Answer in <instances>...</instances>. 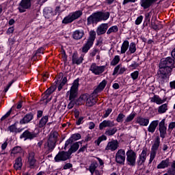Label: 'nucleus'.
Here are the masks:
<instances>
[{"label": "nucleus", "instance_id": "69168bd1", "mask_svg": "<svg viewBox=\"0 0 175 175\" xmlns=\"http://www.w3.org/2000/svg\"><path fill=\"white\" fill-rule=\"evenodd\" d=\"M13 32H14V27H9L8 29V30L6 31L7 35H10V34L13 33Z\"/></svg>", "mask_w": 175, "mask_h": 175}, {"label": "nucleus", "instance_id": "052dcab7", "mask_svg": "<svg viewBox=\"0 0 175 175\" xmlns=\"http://www.w3.org/2000/svg\"><path fill=\"white\" fill-rule=\"evenodd\" d=\"M165 119H163L159 123V129H162V128H167L166 125L165 124Z\"/></svg>", "mask_w": 175, "mask_h": 175}, {"label": "nucleus", "instance_id": "774afa93", "mask_svg": "<svg viewBox=\"0 0 175 175\" xmlns=\"http://www.w3.org/2000/svg\"><path fill=\"white\" fill-rule=\"evenodd\" d=\"M171 55H172V57L171 59H172V63H173V65H174V59H175V48L174 49H172V51H171Z\"/></svg>", "mask_w": 175, "mask_h": 175}, {"label": "nucleus", "instance_id": "7ed1b4c3", "mask_svg": "<svg viewBox=\"0 0 175 175\" xmlns=\"http://www.w3.org/2000/svg\"><path fill=\"white\" fill-rule=\"evenodd\" d=\"M79 81L80 78H77L74 80L70 90L66 93L67 96L69 95L68 100H70V103L68 105V107L69 109H73V107H75V105L80 106V103L83 101L80 97L77 98V95H79V87L80 85V83H79Z\"/></svg>", "mask_w": 175, "mask_h": 175}, {"label": "nucleus", "instance_id": "8fccbe9b", "mask_svg": "<svg viewBox=\"0 0 175 175\" xmlns=\"http://www.w3.org/2000/svg\"><path fill=\"white\" fill-rule=\"evenodd\" d=\"M131 77L133 81L137 80V79H139V71L135 70V71L131 72Z\"/></svg>", "mask_w": 175, "mask_h": 175}, {"label": "nucleus", "instance_id": "e2e57ef3", "mask_svg": "<svg viewBox=\"0 0 175 175\" xmlns=\"http://www.w3.org/2000/svg\"><path fill=\"white\" fill-rule=\"evenodd\" d=\"M139 63L136 62H133V64H131L129 66V68H132V69H136L137 68H139Z\"/></svg>", "mask_w": 175, "mask_h": 175}, {"label": "nucleus", "instance_id": "49530a36", "mask_svg": "<svg viewBox=\"0 0 175 175\" xmlns=\"http://www.w3.org/2000/svg\"><path fill=\"white\" fill-rule=\"evenodd\" d=\"M86 103H88V105H89L90 107H92V106H94V105H95V100L94 99V97H88L86 100Z\"/></svg>", "mask_w": 175, "mask_h": 175}, {"label": "nucleus", "instance_id": "a211bd4d", "mask_svg": "<svg viewBox=\"0 0 175 175\" xmlns=\"http://www.w3.org/2000/svg\"><path fill=\"white\" fill-rule=\"evenodd\" d=\"M118 148V141L117 139H112L111 142H108L105 150L116 151Z\"/></svg>", "mask_w": 175, "mask_h": 175}, {"label": "nucleus", "instance_id": "ddd939ff", "mask_svg": "<svg viewBox=\"0 0 175 175\" xmlns=\"http://www.w3.org/2000/svg\"><path fill=\"white\" fill-rule=\"evenodd\" d=\"M38 136L35 132H30L25 130L20 136V139H25V140H33Z\"/></svg>", "mask_w": 175, "mask_h": 175}, {"label": "nucleus", "instance_id": "ea45409f", "mask_svg": "<svg viewBox=\"0 0 175 175\" xmlns=\"http://www.w3.org/2000/svg\"><path fill=\"white\" fill-rule=\"evenodd\" d=\"M116 32H118V26L114 25L111 27L107 31V35H110V33H116Z\"/></svg>", "mask_w": 175, "mask_h": 175}, {"label": "nucleus", "instance_id": "2f4dec72", "mask_svg": "<svg viewBox=\"0 0 175 175\" xmlns=\"http://www.w3.org/2000/svg\"><path fill=\"white\" fill-rule=\"evenodd\" d=\"M152 103H157V105H162V99L158 95H154L150 98Z\"/></svg>", "mask_w": 175, "mask_h": 175}, {"label": "nucleus", "instance_id": "c85d7f7f", "mask_svg": "<svg viewBox=\"0 0 175 175\" xmlns=\"http://www.w3.org/2000/svg\"><path fill=\"white\" fill-rule=\"evenodd\" d=\"M151 14H152V11H150L145 14V18L144 21V27H148V24L151 22Z\"/></svg>", "mask_w": 175, "mask_h": 175}, {"label": "nucleus", "instance_id": "412c9836", "mask_svg": "<svg viewBox=\"0 0 175 175\" xmlns=\"http://www.w3.org/2000/svg\"><path fill=\"white\" fill-rule=\"evenodd\" d=\"M171 164L172 162H170V159L166 158L165 160H162L157 167V169H166L169 167Z\"/></svg>", "mask_w": 175, "mask_h": 175}, {"label": "nucleus", "instance_id": "13d9d810", "mask_svg": "<svg viewBox=\"0 0 175 175\" xmlns=\"http://www.w3.org/2000/svg\"><path fill=\"white\" fill-rule=\"evenodd\" d=\"M121 68V64H118L116 67H115L113 72V76H116L120 72V68Z\"/></svg>", "mask_w": 175, "mask_h": 175}, {"label": "nucleus", "instance_id": "f257e3e1", "mask_svg": "<svg viewBox=\"0 0 175 175\" xmlns=\"http://www.w3.org/2000/svg\"><path fill=\"white\" fill-rule=\"evenodd\" d=\"M148 151V148H144L142 153L139 155L137 159V154L132 149H129L126 152V164L129 166L135 167L136 165L137 166H142L146 162V159H147V152ZM137 159V161L136 159Z\"/></svg>", "mask_w": 175, "mask_h": 175}, {"label": "nucleus", "instance_id": "4c0bfd02", "mask_svg": "<svg viewBox=\"0 0 175 175\" xmlns=\"http://www.w3.org/2000/svg\"><path fill=\"white\" fill-rule=\"evenodd\" d=\"M117 131H118V129H117V127H113L111 129L107 130L105 131V135H107V136H113L116 135V133H117Z\"/></svg>", "mask_w": 175, "mask_h": 175}, {"label": "nucleus", "instance_id": "e433bc0d", "mask_svg": "<svg viewBox=\"0 0 175 175\" xmlns=\"http://www.w3.org/2000/svg\"><path fill=\"white\" fill-rule=\"evenodd\" d=\"M158 111L160 114H163L167 111V103H165L159 107Z\"/></svg>", "mask_w": 175, "mask_h": 175}, {"label": "nucleus", "instance_id": "aec40b11", "mask_svg": "<svg viewBox=\"0 0 175 175\" xmlns=\"http://www.w3.org/2000/svg\"><path fill=\"white\" fill-rule=\"evenodd\" d=\"M135 124H139L140 126H147L150 124V119L148 118L137 116L136 118Z\"/></svg>", "mask_w": 175, "mask_h": 175}, {"label": "nucleus", "instance_id": "7c9ffc66", "mask_svg": "<svg viewBox=\"0 0 175 175\" xmlns=\"http://www.w3.org/2000/svg\"><path fill=\"white\" fill-rule=\"evenodd\" d=\"M107 126H111V121L110 120H103L99 124L100 131H103L104 128H107Z\"/></svg>", "mask_w": 175, "mask_h": 175}, {"label": "nucleus", "instance_id": "37998d69", "mask_svg": "<svg viewBox=\"0 0 175 175\" xmlns=\"http://www.w3.org/2000/svg\"><path fill=\"white\" fill-rule=\"evenodd\" d=\"M96 167H98V163H92L90 164L89 167V172L91 173V174H93L95 173V171L96 170Z\"/></svg>", "mask_w": 175, "mask_h": 175}, {"label": "nucleus", "instance_id": "c756f323", "mask_svg": "<svg viewBox=\"0 0 175 175\" xmlns=\"http://www.w3.org/2000/svg\"><path fill=\"white\" fill-rule=\"evenodd\" d=\"M129 49V41L124 40L121 46L120 53L125 54V53H126Z\"/></svg>", "mask_w": 175, "mask_h": 175}, {"label": "nucleus", "instance_id": "0eeeda50", "mask_svg": "<svg viewBox=\"0 0 175 175\" xmlns=\"http://www.w3.org/2000/svg\"><path fill=\"white\" fill-rule=\"evenodd\" d=\"M32 8L31 0H21L18 4V10L19 13H25Z\"/></svg>", "mask_w": 175, "mask_h": 175}, {"label": "nucleus", "instance_id": "cd10ccee", "mask_svg": "<svg viewBox=\"0 0 175 175\" xmlns=\"http://www.w3.org/2000/svg\"><path fill=\"white\" fill-rule=\"evenodd\" d=\"M49 122V116H44L40 120L38 127V128H44L46 124Z\"/></svg>", "mask_w": 175, "mask_h": 175}, {"label": "nucleus", "instance_id": "2eb2a0df", "mask_svg": "<svg viewBox=\"0 0 175 175\" xmlns=\"http://www.w3.org/2000/svg\"><path fill=\"white\" fill-rule=\"evenodd\" d=\"M79 148H80V144H79V142H72V144H69L67 152L70 157H72V154L77 152V151H79Z\"/></svg>", "mask_w": 175, "mask_h": 175}, {"label": "nucleus", "instance_id": "bf43d9fd", "mask_svg": "<svg viewBox=\"0 0 175 175\" xmlns=\"http://www.w3.org/2000/svg\"><path fill=\"white\" fill-rule=\"evenodd\" d=\"M71 167H73V164L70 163H67L64 165L63 169L64 170H68V169H71Z\"/></svg>", "mask_w": 175, "mask_h": 175}, {"label": "nucleus", "instance_id": "a19ab883", "mask_svg": "<svg viewBox=\"0 0 175 175\" xmlns=\"http://www.w3.org/2000/svg\"><path fill=\"white\" fill-rule=\"evenodd\" d=\"M17 124H18V122H16L14 124L10 125L8 128V131H10L11 133H17Z\"/></svg>", "mask_w": 175, "mask_h": 175}, {"label": "nucleus", "instance_id": "f8f14e48", "mask_svg": "<svg viewBox=\"0 0 175 175\" xmlns=\"http://www.w3.org/2000/svg\"><path fill=\"white\" fill-rule=\"evenodd\" d=\"M33 118H35V113L33 112L27 113L20 120L19 124L21 125H25V124H30V122H32V121H33Z\"/></svg>", "mask_w": 175, "mask_h": 175}, {"label": "nucleus", "instance_id": "f3484780", "mask_svg": "<svg viewBox=\"0 0 175 175\" xmlns=\"http://www.w3.org/2000/svg\"><path fill=\"white\" fill-rule=\"evenodd\" d=\"M109 29V23H102L96 29V33L98 36L100 35H105V32L107 31Z\"/></svg>", "mask_w": 175, "mask_h": 175}, {"label": "nucleus", "instance_id": "79ce46f5", "mask_svg": "<svg viewBox=\"0 0 175 175\" xmlns=\"http://www.w3.org/2000/svg\"><path fill=\"white\" fill-rule=\"evenodd\" d=\"M129 47V51L130 52V54H135V53H136V43L131 42Z\"/></svg>", "mask_w": 175, "mask_h": 175}, {"label": "nucleus", "instance_id": "20e7f679", "mask_svg": "<svg viewBox=\"0 0 175 175\" xmlns=\"http://www.w3.org/2000/svg\"><path fill=\"white\" fill-rule=\"evenodd\" d=\"M109 17L110 12H103L102 11H97L93 12L87 18V25H96V24L100 23V21H106V20H109Z\"/></svg>", "mask_w": 175, "mask_h": 175}, {"label": "nucleus", "instance_id": "338daca9", "mask_svg": "<svg viewBox=\"0 0 175 175\" xmlns=\"http://www.w3.org/2000/svg\"><path fill=\"white\" fill-rule=\"evenodd\" d=\"M175 128V122H172L168 125V131H172Z\"/></svg>", "mask_w": 175, "mask_h": 175}, {"label": "nucleus", "instance_id": "4468645a", "mask_svg": "<svg viewBox=\"0 0 175 175\" xmlns=\"http://www.w3.org/2000/svg\"><path fill=\"white\" fill-rule=\"evenodd\" d=\"M156 2H158V0H140L139 5L144 10H146V9H150Z\"/></svg>", "mask_w": 175, "mask_h": 175}, {"label": "nucleus", "instance_id": "3c124183", "mask_svg": "<svg viewBox=\"0 0 175 175\" xmlns=\"http://www.w3.org/2000/svg\"><path fill=\"white\" fill-rule=\"evenodd\" d=\"M144 18V16H143V15H140L139 16H138L135 21V25H140Z\"/></svg>", "mask_w": 175, "mask_h": 175}, {"label": "nucleus", "instance_id": "423d86ee", "mask_svg": "<svg viewBox=\"0 0 175 175\" xmlns=\"http://www.w3.org/2000/svg\"><path fill=\"white\" fill-rule=\"evenodd\" d=\"M83 16V11L78 10L75 11L71 14H69L68 16H65L62 21V24H64V25H68V24H72L75 21V20H77V18H80Z\"/></svg>", "mask_w": 175, "mask_h": 175}, {"label": "nucleus", "instance_id": "09e8293b", "mask_svg": "<svg viewBox=\"0 0 175 175\" xmlns=\"http://www.w3.org/2000/svg\"><path fill=\"white\" fill-rule=\"evenodd\" d=\"M124 118H125V115L122 113H120L116 118L117 122L122 123L124 122Z\"/></svg>", "mask_w": 175, "mask_h": 175}, {"label": "nucleus", "instance_id": "a878e982", "mask_svg": "<svg viewBox=\"0 0 175 175\" xmlns=\"http://www.w3.org/2000/svg\"><path fill=\"white\" fill-rule=\"evenodd\" d=\"M43 14L45 18H50L55 15L54 14H53V8L50 7H47L44 9Z\"/></svg>", "mask_w": 175, "mask_h": 175}, {"label": "nucleus", "instance_id": "c03bdc74", "mask_svg": "<svg viewBox=\"0 0 175 175\" xmlns=\"http://www.w3.org/2000/svg\"><path fill=\"white\" fill-rule=\"evenodd\" d=\"M120 55H116L110 63L111 66H116L120 62Z\"/></svg>", "mask_w": 175, "mask_h": 175}, {"label": "nucleus", "instance_id": "dca6fc26", "mask_svg": "<svg viewBox=\"0 0 175 175\" xmlns=\"http://www.w3.org/2000/svg\"><path fill=\"white\" fill-rule=\"evenodd\" d=\"M37 160L35 159V154L29 153L27 157V164L29 169H34L36 167Z\"/></svg>", "mask_w": 175, "mask_h": 175}, {"label": "nucleus", "instance_id": "6e6552de", "mask_svg": "<svg viewBox=\"0 0 175 175\" xmlns=\"http://www.w3.org/2000/svg\"><path fill=\"white\" fill-rule=\"evenodd\" d=\"M72 159V156L69 155V153L67 151L62 150L59 151L55 157L54 161L55 162H65V161H68V159Z\"/></svg>", "mask_w": 175, "mask_h": 175}, {"label": "nucleus", "instance_id": "393cba45", "mask_svg": "<svg viewBox=\"0 0 175 175\" xmlns=\"http://www.w3.org/2000/svg\"><path fill=\"white\" fill-rule=\"evenodd\" d=\"M23 167V159L21 157H18L15 160V163L14 164V168L15 170H21Z\"/></svg>", "mask_w": 175, "mask_h": 175}, {"label": "nucleus", "instance_id": "9b49d317", "mask_svg": "<svg viewBox=\"0 0 175 175\" xmlns=\"http://www.w3.org/2000/svg\"><path fill=\"white\" fill-rule=\"evenodd\" d=\"M126 156L125 155V150L124 149H120L116 154V162L119 163V165H125V159Z\"/></svg>", "mask_w": 175, "mask_h": 175}, {"label": "nucleus", "instance_id": "a18cd8bd", "mask_svg": "<svg viewBox=\"0 0 175 175\" xmlns=\"http://www.w3.org/2000/svg\"><path fill=\"white\" fill-rule=\"evenodd\" d=\"M135 117H136V113L134 112L131 113L126 117L124 122H131V121H133Z\"/></svg>", "mask_w": 175, "mask_h": 175}, {"label": "nucleus", "instance_id": "4be33fe9", "mask_svg": "<svg viewBox=\"0 0 175 175\" xmlns=\"http://www.w3.org/2000/svg\"><path fill=\"white\" fill-rule=\"evenodd\" d=\"M107 84V81L105 79L103 80L97 86V88L94 90L93 94H99V92H102L106 88Z\"/></svg>", "mask_w": 175, "mask_h": 175}, {"label": "nucleus", "instance_id": "603ef678", "mask_svg": "<svg viewBox=\"0 0 175 175\" xmlns=\"http://www.w3.org/2000/svg\"><path fill=\"white\" fill-rule=\"evenodd\" d=\"M159 25H162L161 24L157 25L155 22H151V28L154 31H159L161 28H159Z\"/></svg>", "mask_w": 175, "mask_h": 175}, {"label": "nucleus", "instance_id": "864d4df0", "mask_svg": "<svg viewBox=\"0 0 175 175\" xmlns=\"http://www.w3.org/2000/svg\"><path fill=\"white\" fill-rule=\"evenodd\" d=\"M49 139H51L52 140L57 142V139H58V133L53 132L52 135H51L49 137Z\"/></svg>", "mask_w": 175, "mask_h": 175}, {"label": "nucleus", "instance_id": "9d476101", "mask_svg": "<svg viewBox=\"0 0 175 175\" xmlns=\"http://www.w3.org/2000/svg\"><path fill=\"white\" fill-rule=\"evenodd\" d=\"M80 139H81V135L79 133L71 135L69 139L65 142L63 150L66 151V150L69 148V144H72V143H75V142H77V140H80Z\"/></svg>", "mask_w": 175, "mask_h": 175}, {"label": "nucleus", "instance_id": "473e14b6", "mask_svg": "<svg viewBox=\"0 0 175 175\" xmlns=\"http://www.w3.org/2000/svg\"><path fill=\"white\" fill-rule=\"evenodd\" d=\"M57 143V141L53 140L51 138H49L46 144L47 147L49 148V150H53L55 148V144Z\"/></svg>", "mask_w": 175, "mask_h": 175}, {"label": "nucleus", "instance_id": "f704fd0d", "mask_svg": "<svg viewBox=\"0 0 175 175\" xmlns=\"http://www.w3.org/2000/svg\"><path fill=\"white\" fill-rule=\"evenodd\" d=\"M106 140H107V137H106V135H102L101 136L98 137L96 140L94 141V144L96 146H100L101 142H105Z\"/></svg>", "mask_w": 175, "mask_h": 175}, {"label": "nucleus", "instance_id": "6ab92c4d", "mask_svg": "<svg viewBox=\"0 0 175 175\" xmlns=\"http://www.w3.org/2000/svg\"><path fill=\"white\" fill-rule=\"evenodd\" d=\"M159 146H161V137H159V136H157L154 139V144L152 146L150 152L152 154H157V151H158V148H159Z\"/></svg>", "mask_w": 175, "mask_h": 175}, {"label": "nucleus", "instance_id": "5fc2aeb1", "mask_svg": "<svg viewBox=\"0 0 175 175\" xmlns=\"http://www.w3.org/2000/svg\"><path fill=\"white\" fill-rule=\"evenodd\" d=\"M87 148H88V144H86L85 146H83V147H81L79 149H78L77 154H80V152H84V151H85V150H87Z\"/></svg>", "mask_w": 175, "mask_h": 175}, {"label": "nucleus", "instance_id": "72a5a7b5", "mask_svg": "<svg viewBox=\"0 0 175 175\" xmlns=\"http://www.w3.org/2000/svg\"><path fill=\"white\" fill-rule=\"evenodd\" d=\"M23 151L21 146H16L12 149L11 154H14V155H16V154H22Z\"/></svg>", "mask_w": 175, "mask_h": 175}, {"label": "nucleus", "instance_id": "5701e85b", "mask_svg": "<svg viewBox=\"0 0 175 175\" xmlns=\"http://www.w3.org/2000/svg\"><path fill=\"white\" fill-rule=\"evenodd\" d=\"M159 124V120L152 121L148 127V131L150 133H154V132H155Z\"/></svg>", "mask_w": 175, "mask_h": 175}, {"label": "nucleus", "instance_id": "39448f33", "mask_svg": "<svg viewBox=\"0 0 175 175\" xmlns=\"http://www.w3.org/2000/svg\"><path fill=\"white\" fill-rule=\"evenodd\" d=\"M95 39H96V31L95 30H91L89 32V37L86 42L83 44V46L82 47V53H84V54H87V53L90 51L92 46H94Z\"/></svg>", "mask_w": 175, "mask_h": 175}, {"label": "nucleus", "instance_id": "4d7b16f0", "mask_svg": "<svg viewBox=\"0 0 175 175\" xmlns=\"http://www.w3.org/2000/svg\"><path fill=\"white\" fill-rule=\"evenodd\" d=\"M111 111H113V109L111 108H109L105 111V113L103 115L104 118H107L109 116H110Z\"/></svg>", "mask_w": 175, "mask_h": 175}, {"label": "nucleus", "instance_id": "0e129e2a", "mask_svg": "<svg viewBox=\"0 0 175 175\" xmlns=\"http://www.w3.org/2000/svg\"><path fill=\"white\" fill-rule=\"evenodd\" d=\"M79 98L81 100H87V99H88V94H83L79 96Z\"/></svg>", "mask_w": 175, "mask_h": 175}, {"label": "nucleus", "instance_id": "b1692460", "mask_svg": "<svg viewBox=\"0 0 175 175\" xmlns=\"http://www.w3.org/2000/svg\"><path fill=\"white\" fill-rule=\"evenodd\" d=\"M83 57H79L77 53H74L72 54V61L73 65H80L81 64H83Z\"/></svg>", "mask_w": 175, "mask_h": 175}, {"label": "nucleus", "instance_id": "6e6d98bb", "mask_svg": "<svg viewBox=\"0 0 175 175\" xmlns=\"http://www.w3.org/2000/svg\"><path fill=\"white\" fill-rule=\"evenodd\" d=\"M171 167H168V172H175V160L171 162Z\"/></svg>", "mask_w": 175, "mask_h": 175}, {"label": "nucleus", "instance_id": "de8ad7c7", "mask_svg": "<svg viewBox=\"0 0 175 175\" xmlns=\"http://www.w3.org/2000/svg\"><path fill=\"white\" fill-rule=\"evenodd\" d=\"M44 47L41 46L40 48L38 49V50H36L34 53L33 57H38V55H39V54H44Z\"/></svg>", "mask_w": 175, "mask_h": 175}, {"label": "nucleus", "instance_id": "f03ea898", "mask_svg": "<svg viewBox=\"0 0 175 175\" xmlns=\"http://www.w3.org/2000/svg\"><path fill=\"white\" fill-rule=\"evenodd\" d=\"M159 67L161 77L159 84L163 87L165 83L169 80L167 77L169 76V73L173 70V59L170 57L161 59Z\"/></svg>", "mask_w": 175, "mask_h": 175}, {"label": "nucleus", "instance_id": "1a4fd4ad", "mask_svg": "<svg viewBox=\"0 0 175 175\" xmlns=\"http://www.w3.org/2000/svg\"><path fill=\"white\" fill-rule=\"evenodd\" d=\"M105 69L106 66H98L96 63H92L89 70L96 76H99V75H102L105 72Z\"/></svg>", "mask_w": 175, "mask_h": 175}, {"label": "nucleus", "instance_id": "58836bf2", "mask_svg": "<svg viewBox=\"0 0 175 175\" xmlns=\"http://www.w3.org/2000/svg\"><path fill=\"white\" fill-rule=\"evenodd\" d=\"M159 131L160 133V137H161V139H165V137H166V135H167V128L159 129Z\"/></svg>", "mask_w": 175, "mask_h": 175}, {"label": "nucleus", "instance_id": "bb28decb", "mask_svg": "<svg viewBox=\"0 0 175 175\" xmlns=\"http://www.w3.org/2000/svg\"><path fill=\"white\" fill-rule=\"evenodd\" d=\"M84 36V31L83 30H76L73 32L72 38L75 40H80Z\"/></svg>", "mask_w": 175, "mask_h": 175}, {"label": "nucleus", "instance_id": "c9c22d12", "mask_svg": "<svg viewBox=\"0 0 175 175\" xmlns=\"http://www.w3.org/2000/svg\"><path fill=\"white\" fill-rule=\"evenodd\" d=\"M50 100H51V97H50L49 94L44 93V96L40 100L41 103H45V105H47Z\"/></svg>", "mask_w": 175, "mask_h": 175}, {"label": "nucleus", "instance_id": "680f3d73", "mask_svg": "<svg viewBox=\"0 0 175 175\" xmlns=\"http://www.w3.org/2000/svg\"><path fill=\"white\" fill-rule=\"evenodd\" d=\"M98 51H99V49H94L93 51H90V57H95V55H96V53H98Z\"/></svg>", "mask_w": 175, "mask_h": 175}]
</instances>
